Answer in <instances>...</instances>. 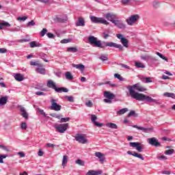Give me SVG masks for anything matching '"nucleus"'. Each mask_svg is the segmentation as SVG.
I'll list each match as a JSON object with an SVG mask.
<instances>
[{
	"mask_svg": "<svg viewBox=\"0 0 175 175\" xmlns=\"http://www.w3.org/2000/svg\"><path fill=\"white\" fill-rule=\"evenodd\" d=\"M120 2L122 5H129V3H131V0H121Z\"/></svg>",
	"mask_w": 175,
	"mask_h": 175,
	"instance_id": "obj_52",
	"label": "nucleus"
},
{
	"mask_svg": "<svg viewBox=\"0 0 175 175\" xmlns=\"http://www.w3.org/2000/svg\"><path fill=\"white\" fill-rule=\"evenodd\" d=\"M128 111V108H123L116 112V114L118 116H122V114H125Z\"/></svg>",
	"mask_w": 175,
	"mask_h": 175,
	"instance_id": "obj_30",
	"label": "nucleus"
},
{
	"mask_svg": "<svg viewBox=\"0 0 175 175\" xmlns=\"http://www.w3.org/2000/svg\"><path fill=\"white\" fill-rule=\"evenodd\" d=\"M30 65H31V66H38V68H43V64H39L36 62H31Z\"/></svg>",
	"mask_w": 175,
	"mask_h": 175,
	"instance_id": "obj_35",
	"label": "nucleus"
},
{
	"mask_svg": "<svg viewBox=\"0 0 175 175\" xmlns=\"http://www.w3.org/2000/svg\"><path fill=\"white\" fill-rule=\"evenodd\" d=\"M73 66L79 70H82V72L84 70V69H85V66L83 64H74Z\"/></svg>",
	"mask_w": 175,
	"mask_h": 175,
	"instance_id": "obj_28",
	"label": "nucleus"
},
{
	"mask_svg": "<svg viewBox=\"0 0 175 175\" xmlns=\"http://www.w3.org/2000/svg\"><path fill=\"white\" fill-rule=\"evenodd\" d=\"M68 163V157L66 155L63 156L62 166H65Z\"/></svg>",
	"mask_w": 175,
	"mask_h": 175,
	"instance_id": "obj_42",
	"label": "nucleus"
},
{
	"mask_svg": "<svg viewBox=\"0 0 175 175\" xmlns=\"http://www.w3.org/2000/svg\"><path fill=\"white\" fill-rule=\"evenodd\" d=\"M174 149L167 150L164 152V154L165 155H172V154H174Z\"/></svg>",
	"mask_w": 175,
	"mask_h": 175,
	"instance_id": "obj_43",
	"label": "nucleus"
},
{
	"mask_svg": "<svg viewBox=\"0 0 175 175\" xmlns=\"http://www.w3.org/2000/svg\"><path fill=\"white\" fill-rule=\"evenodd\" d=\"M70 121V118H61L59 122H68Z\"/></svg>",
	"mask_w": 175,
	"mask_h": 175,
	"instance_id": "obj_48",
	"label": "nucleus"
},
{
	"mask_svg": "<svg viewBox=\"0 0 175 175\" xmlns=\"http://www.w3.org/2000/svg\"><path fill=\"white\" fill-rule=\"evenodd\" d=\"M5 27H10V23H9L8 22L0 23V31L1 29H3V28H5Z\"/></svg>",
	"mask_w": 175,
	"mask_h": 175,
	"instance_id": "obj_31",
	"label": "nucleus"
},
{
	"mask_svg": "<svg viewBox=\"0 0 175 175\" xmlns=\"http://www.w3.org/2000/svg\"><path fill=\"white\" fill-rule=\"evenodd\" d=\"M163 96H165L166 98H172V99H175L174 93L165 92L163 94Z\"/></svg>",
	"mask_w": 175,
	"mask_h": 175,
	"instance_id": "obj_29",
	"label": "nucleus"
},
{
	"mask_svg": "<svg viewBox=\"0 0 175 175\" xmlns=\"http://www.w3.org/2000/svg\"><path fill=\"white\" fill-rule=\"evenodd\" d=\"M141 59H144V61H148V59H150V56L148 55H142Z\"/></svg>",
	"mask_w": 175,
	"mask_h": 175,
	"instance_id": "obj_54",
	"label": "nucleus"
},
{
	"mask_svg": "<svg viewBox=\"0 0 175 175\" xmlns=\"http://www.w3.org/2000/svg\"><path fill=\"white\" fill-rule=\"evenodd\" d=\"M68 127H69V124L68 123L54 124L55 129H56V131L59 132V133H65V132H66Z\"/></svg>",
	"mask_w": 175,
	"mask_h": 175,
	"instance_id": "obj_4",
	"label": "nucleus"
},
{
	"mask_svg": "<svg viewBox=\"0 0 175 175\" xmlns=\"http://www.w3.org/2000/svg\"><path fill=\"white\" fill-rule=\"evenodd\" d=\"M95 157H96L97 158H98V159L100 160V162L101 163H103V162H105V155H103V154H102L100 152H96L95 153Z\"/></svg>",
	"mask_w": 175,
	"mask_h": 175,
	"instance_id": "obj_17",
	"label": "nucleus"
},
{
	"mask_svg": "<svg viewBox=\"0 0 175 175\" xmlns=\"http://www.w3.org/2000/svg\"><path fill=\"white\" fill-rule=\"evenodd\" d=\"M96 120H98V117H96V115L91 116V121L92 122H93V124H94V125H96V126H98V128L103 126V124L98 123V122H96Z\"/></svg>",
	"mask_w": 175,
	"mask_h": 175,
	"instance_id": "obj_13",
	"label": "nucleus"
},
{
	"mask_svg": "<svg viewBox=\"0 0 175 175\" xmlns=\"http://www.w3.org/2000/svg\"><path fill=\"white\" fill-rule=\"evenodd\" d=\"M64 98L66 99V100H68V102H75V98L72 96H65Z\"/></svg>",
	"mask_w": 175,
	"mask_h": 175,
	"instance_id": "obj_38",
	"label": "nucleus"
},
{
	"mask_svg": "<svg viewBox=\"0 0 175 175\" xmlns=\"http://www.w3.org/2000/svg\"><path fill=\"white\" fill-rule=\"evenodd\" d=\"M69 42H70V40L64 39V40H61L60 42L62 44H66V43H69Z\"/></svg>",
	"mask_w": 175,
	"mask_h": 175,
	"instance_id": "obj_64",
	"label": "nucleus"
},
{
	"mask_svg": "<svg viewBox=\"0 0 175 175\" xmlns=\"http://www.w3.org/2000/svg\"><path fill=\"white\" fill-rule=\"evenodd\" d=\"M8 99H9L8 96L0 97V106H5L8 103Z\"/></svg>",
	"mask_w": 175,
	"mask_h": 175,
	"instance_id": "obj_18",
	"label": "nucleus"
},
{
	"mask_svg": "<svg viewBox=\"0 0 175 175\" xmlns=\"http://www.w3.org/2000/svg\"><path fill=\"white\" fill-rule=\"evenodd\" d=\"M46 35H47L48 38H49V39H53V38L55 37L54 36V34H53L51 33H47Z\"/></svg>",
	"mask_w": 175,
	"mask_h": 175,
	"instance_id": "obj_61",
	"label": "nucleus"
},
{
	"mask_svg": "<svg viewBox=\"0 0 175 175\" xmlns=\"http://www.w3.org/2000/svg\"><path fill=\"white\" fill-rule=\"evenodd\" d=\"M133 157H135L136 158H139L142 161H144V157H143V156H142V154L139 153H137V152L133 153Z\"/></svg>",
	"mask_w": 175,
	"mask_h": 175,
	"instance_id": "obj_41",
	"label": "nucleus"
},
{
	"mask_svg": "<svg viewBox=\"0 0 175 175\" xmlns=\"http://www.w3.org/2000/svg\"><path fill=\"white\" fill-rule=\"evenodd\" d=\"M104 98H106L103 100L105 103H112L113 98H116V96L110 92L105 91L104 92Z\"/></svg>",
	"mask_w": 175,
	"mask_h": 175,
	"instance_id": "obj_6",
	"label": "nucleus"
},
{
	"mask_svg": "<svg viewBox=\"0 0 175 175\" xmlns=\"http://www.w3.org/2000/svg\"><path fill=\"white\" fill-rule=\"evenodd\" d=\"M5 158H8V155L0 154V163H3V159H5Z\"/></svg>",
	"mask_w": 175,
	"mask_h": 175,
	"instance_id": "obj_51",
	"label": "nucleus"
},
{
	"mask_svg": "<svg viewBox=\"0 0 175 175\" xmlns=\"http://www.w3.org/2000/svg\"><path fill=\"white\" fill-rule=\"evenodd\" d=\"M90 20L92 23H94V24H104V25H109V24H110L104 18H99V17L91 16Z\"/></svg>",
	"mask_w": 175,
	"mask_h": 175,
	"instance_id": "obj_5",
	"label": "nucleus"
},
{
	"mask_svg": "<svg viewBox=\"0 0 175 175\" xmlns=\"http://www.w3.org/2000/svg\"><path fill=\"white\" fill-rule=\"evenodd\" d=\"M5 53H8V50L5 48H1L0 54H5Z\"/></svg>",
	"mask_w": 175,
	"mask_h": 175,
	"instance_id": "obj_60",
	"label": "nucleus"
},
{
	"mask_svg": "<svg viewBox=\"0 0 175 175\" xmlns=\"http://www.w3.org/2000/svg\"><path fill=\"white\" fill-rule=\"evenodd\" d=\"M99 59H100L103 62L109 61V57H107V55H101L99 57Z\"/></svg>",
	"mask_w": 175,
	"mask_h": 175,
	"instance_id": "obj_40",
	"label": "nucleus"
},
{
	"mask_svg": "<svg viewBox=\"0 0 175 175\" xmlns=\"http://www.w3.org/2000/svg\"><path fill=\"white\" fill-rule=\"evenodd\" d=\"M107 126H108V128H111V129H118V126H117V124H114V123H108L107 124Z\"/></svg>",
	"mask_w": 175,
	"mask_h": 175,
	"instance_id": "obj_34",
	"label": "nucleus"
},
{
	"mask_svg": "<svg viewBox=\"0 0 175 175\" xmlns=\"http://www.w3.org/2000/svg\"><path fill=\"white\" fill-rule=\"evenodd\" d=\"M46 33H47V29L44 28L42 29V30L40 31V35L42 38H43V36H44L46 35Z\"/></svg>",
	"mask_w": 175,
	"mask_h": 175,
	"instance_id": "obj_46",
	"label": "nucleus"
},
{
	"mask_svg": "<svg viewBox=\"0 0 175 175\" xmlns=\"http://www.w3.org/2000/svg\"><path fill=\"white\" fill-rule=\"evenodd\" d=\"M29 44L31 49H33L35 47H42V44H39L36 41H32L29 43Z\"/></svg>",
	"mask_w": 175,
	"mask_h": 175,
	"instance_id": "obj_23",
	"label": "nucleus"
},
{
	"mask_svg": "<svg viewBox=\"0 0 175 175\" xmlns=\"http://www.w3.org/2000/svg\"><path fill=\"white\" fill-rule=\"evenodd\" d=\"M27 18H28V17H27V16L18 17V18H17V20H18V21H25V20H27Z\"/></svg>",
	"mask_w": 175,
	"mask_h": 175,
	"instance_id": "obj_59",
	"label": "nucleus"
},
{
	"mask_svg": "<svg viewBox=\"0 0 175 175\" xmlns=\"http://www.w3.org/2000/svg\"><path fill=\"white\" fill-rule=\"evenodd\" d=\"M139 85H140V83H135L127 87L129 95L133 99H135L136 100H139L141 102L146 101L148 103H155V105H162V102H161V100L159 99H154L150 96L135 92V90L139 92H144V91H146V88H139Z\"/></svg>",
	"mask_w": 175,
	"mask_h": 175,
	"instance_id": "obj_2",
	"label": "nucleus"
},
{
	"mask_svg": "<svg viewBox=\"0 0 175 175\" xmlns=\"http://www.w3.org/2000/svg\"><path fill=\"white\" fill-rule=\"evenodd\" d=\"M0 148H1V150H3L4 151H6L7 152H9V151H10L9 148H8V146H5L4 145L0 144Z\"/></svg>",
	"mask_w": 175,
	"mask_h": 175,
	"instance_id": "obj_49",
	"label": "nucleus"
},
{
	"mask_svg": "<svg viewBox=\"0 0 175 175\" xmlns=\"http://www.w3.org/2000/svg\"><path fill=\"white\" fill-rule=\"evenodd\" d=\"M67 51L69 53H77L79 51V49L76 47H69L67 49Z\"/></svg>",
	"mask_w": 175,
	"mask_h": 175,
	"instance_id": "obj_36",
	"label": "nucleus"
},
{
	"mask_svg": "<svg viewBox=\"0 0 175 175\" xmlns=\"http://www.w3.org/2000/svg\"><path fill=\"white\" fill-rule=\"evenodd\" d=\"M140 20V15L139 14H133L131 15L129 18L126 19V23L128 25L133 26L136 24L137 21Z\"/></svg>",
	"mask_w": 175,
	"mask_h": 175,
	"instance_id": "obj_3",
	"label": "nucleus"
},
{
	"mask_svg": "<svg viewBox=\"0 0 175 175\" xmlns=\"http://www.w3.org/2000/svg\"><path fill=\"white\" fill-rule=\"evenodd\" d=\"M20 111L21 113V116H22V117L25 118V120H28L29 118L28 112H27L24 107H20Z\"/></svg>",
	"mask_w": 175,
	"mask_h": 175,
	"instance_id": "obj_16",
	"label": "nucleus"
},
{
	"mask_svg": "<svg viewBox=\"0 0 175 175\" xmlns=\"http://www.w3.org/2000/svg\"><path fill=\"white\" fill-rule=\"evenodd\" d=\"M51 105L49 107L51 110H55V111H59L62 107L57 103V100L52 98L51 100Z\"/></svg>",
	"mask_w": 175,
	"mask_h": 175,
	"instance_id": "obj_9",
	"label": "nucleus"
},
{
	"mask_svg": "<svg viewBox=\"0 0 175 175\" xmlns=\"http://www.w3.org/2000/svg\"><path fill=\"white\" fill-rule=\"evenodd\" d=\"M152 7L154 8V9H158V8H159V6H161V1H158V0H154L152 2Z\"/></svg>",
	"mask_w": 175,
	"mask_h": 175,
	"instance_id": "obj_26",
	"label": "nucleus"
},
{
	"mask_svg": "<svg viewBox=\"0 0 175 175\" xmlns=\"http://www.w3.org/2000/svg\"><path fill=\"white\" fill-rule=\"evenodd\" d=\"M27 123L23 122L21 124V129H23V131H25V129H27Z\"/></svg>",
	"mask_w": 175,
	"mask_h": 175,
	"instance_id": "obj_50",
	"label": "nucleus"
},
{
	"mask_svg": "<svg viewBox=\"0 0 175 175\" xmlns=\"http://www.w3.org/2000/svg\"><path fill=\"white\" fill-rule=\"evenodd\" d=\"M36 95H38V96H45L46 93L43 92H35Z\"/></svg>",
	"mask_w": 175,
	"mask_h": 175,
	"instance_id": "obj_57",
	"label": "nucleus"
},
{
	"mask_svg": "<svg viewBox=\"0 0 175 175\" xmlns=\"http://www.w3.org/2000/svg\"><path fill=\"white\" fill-rule=\"evenodd\" d=\"M75 163L77 165H79V166H84L85 165V162H84L83 160L81 159H77L75 161Z\"/></svg>",
	"mask_w": 175,
	"mask_h": 175,
	"instance_id": "obj_37",
	"label": "nucleus"
},
{
	"mask_svg": "<svg viewBox=\"0 0 175 175\" xmlns=\"http://www.w3.org/2000/svg\"><path fill=\"white\" fill-rule=\"evenodd\" d=\"M99 174H102V171L90 170L87 173V175H99Z\"/></svg>",
	"mask_w": 175,
	"mask_h": 175,
	"instance_id": "obj_27",
	"label": "nucleus"
},
{
	"mask_svg": "<svg viewBox=\"0 0 175 175\" xmlns=\"http://www.w3.org/2000/svg\"><path fill=\"white\" fill-rule=\"evenodd\" d=\"M75 140L81 144H87V143H88V139H87V137L84 134H77Z\"/></svg>",
	"mask_w": 175,
	"mask_h": 175,
	"instance_id": "obj_8",
	"label": "nucleus"
},
{
	"mask_svg": "<svg viewBox=\"0 0 175 175\" xmlns=\"http://www.w3.org/2000/svg\"><path fill=\"white\" fill-rule=\"evenodd\" d=\"M27 27H33L35 25V21H31L27 24Z\"/></svg>",
	"mask_w": 175,
	"mask_h": 175,
	"instance_id": "obj_58",
	"label": "nucleus"
},
{
	"mask_svg": "<svg viewBox=\"0 0 175 175\" xmlns=\"http://www.w3.org/2000/svg\"><path fill=\"white\" fill-rule=\"evenodd\" d=\"M113 24L116 27L119 28V29H125V28H126V25H125L122 21L118 20V18L116 19Z\"/></svg>",
	"mask_w": 175,
	"mask_h": 175,
	"instance_id": "obj_12",
	"label": "nucleus"
},
{
	"mask_svg": "<svg viewBox=\"0 0 175 175\" xmlns=\"http://www.w3.org/2000/svg\"><path fill=\"white\" fill-rule=\"evenodd\" d=\"M58 23H66L68 21V16L64 15V16L57 18Z\"/></svg>",
	"mask_w": 175,
	"mask_h": 175,
	"instance_id": "obj_25",
	"label": "nucleus"
},
{
	"mask_svg": "<svg viewBox=\"0 0 175 175\" xmlns=\"http://www.w3.org/2000/svg\"><path fill=\"white\" fill-rule=\"evenodd\" d=\"M38 113L40 114H41L42 116H44V117H47V115L46 114V113L44 112V111L43 109H38Z\"/></svg>",
	"mask_w": 175,
	"mask_h": 175,
	"instance_id": "obj_55",
	"label": "nucleus"
},
{
	"mask_svg": "<svg viewBox=\"0 0 175 175\" xmlns=\"http://www.w3.org/2000/svg\"><path fill=\"white\" fill-rule=\"evenodd\" d=\"M51 116L54 117V118H57V120H61V117H62V115L57 113H51Z\"/></svg>",
	"mask_w": 175,
	"mask_h": 175,
	"instance_id": "obj_45",
	"label": "nucleus"
},
{
	"mask_svg": "<svg viewBox=\"0 0 175 175\" xmlns=\"http://www.w3.org/2000/svg\"><path fill=\"white\" fill-rule=\"evenodd\" d=\"M14 78L16 81H23L24 80V75L21 73H16L14 75Z\"/></svg>",
	"mask_w": 175,
	"mask_h": 175,
	"instance_id": "obj_19",
	"label": "nucleus"
},
{
	"mask_svg": "<svg viewBox=\"0 0 175 175\" xmlns=\"http://www.w3.org/2000/svg\"><path fill=\"white\" fill-rule=\"evenodd\" d=\"M85 20L84 18L79 17L76 23V27H85Z\"/></svg>",
	"mask_w": 175,
	"mask_h": 175,
	"instance_id": "obj_15",
	"label": "nucleus"
},
{
	"mask_svg": "<svg viewBox=\"0 0 175 175\" xmlns=\"http://www.w3.org/2000/svg\"><path fill=\"white\" fill-rule=\"evenodd\" d=\"M38 57L43 59L44 62H49V59H46L47 57V55L43 52H40L38 53Z\"/></svg>",
	"mask_w": 175,
	"mask_h": 175,
	"instance_id": "obj_21",
	"label": "nucleus"
},
{
	"mask_svg": "<svg viewBox=\"0 0 175 175\" xmlns=\"http://www.w3.org/2000/svg\"><path fill=\"white\" fill-rule=\"evenodd\" d=\"M133 128H136V129H138L139 131H143L145 133H148V132H151V131H152V128H144L137 125H133Z\"/></svg>",
	"mask_w": 175,
	"mask_h": 175,
	"instance_id": "obj_14",
	"label": "nucleus"
},
{
	"mask_svg": "<svg viewBox=\"0 0 175 175\" xmlns=\"http://www.w3.org/2000/svg\"><path fill=\"white\" fill-rule=\"evenodd\" d=\"M46 86L49 88H52V90H55V88H57V85L52 80H49L48 81V82L46 83Z\"/></svg>",
	"mask_w": 175,
	"mask_h": 175,
	"instance_id": "obj_20",
	"label": "nucleus"
},
{
	"mask_svg": "<svg viewBox=\"0 0 175 175\" xmlns=\"http://www.w3.org/2000/svg\"><path fill=\"white\" fill-rule=\"evenodd\" d=\"M128 117H137V113H136V112H135V111L131 110V111L129 113Z\"/></svg>",
	"mask_w": 175,
	"mask_h": 175,
	"instance_id": "obj_44",
	"label": "nucleus"
},
{
	"mask_svg": "<svg viewBox=\"0 0 175 175\" xmlns=\"http://www.w3.org/2000/svg\"><path fill=\"white\" fill-rule=\"evenodd\" d=\"M116 38L120 40V44H117L113 42H103L98 40V38H95L94 36H90L88 37V42L92 46L95 47H99V49H106V47H115V49H118L119 51H124V47L128 49L129 47V40L126 39L124 35L121 33L116 34Z\"/></svg>",
	"mask_w": 175,
	"mask_h": 175,
	"instance_id": "obj_1",
	"label": "nucleus"
},
{
	"mask_svg": "<svg viewBox=\"0 0 175 175\" xmlns=\"http://www.w3.org/2000/svg\"><path fill=\"white\" fill-rule=\"evenodd\" d=\"M129 146L130 147L135 148L138 152H142L145 147L144 144L139 142H130Z\"/></svg>",
	"mask_w": 175,
	"mask_h": 175,
	"instance_id": "obj_7",
	"label": "nucleus"
},
{
	"mask_svg": "<svg viewBox=\"0 0 175 175\" xmlns=\"http://www.w3.org/2000/svg\"><path fill=\"white\" fill-rule=\"evenodd\" d=\"M85 106H87V107H92L94 104L92 103V100H88L87 103H85Z\"/></svg>",
	"mask_w": 175,
	"mask_h": 175,
	"instance_id": "obj_53",
	"label": "nucleus"
},
{
	"mask_svg": "<svg viewBox=\"0 0 175 175\" xmlns=\"http://www.w3.org/2000/svg\"><path fill=\"white\" fill-rule=\"evenodd\" d=\"M141 80L143 83H152V80H151L150 77H142Z\"/></svg>",
	"mask_w": 175,
	"mask_h": 175,
	"instance_id": "obj_32",
	"label": "nucleus"
},
{
	"mask_svg": "<svg viewBox=\"0 0 175 175\" xmlns=\"http://www.w3.org/2000/svg\"><path fill=\"white\" fill-rule=\"evenodd\" d=\"M36 70L37 73H39L40 75H46V68L43 67H38Z\"/></svg>",
	"mask_w": 175,
	"mask_h": 175,
	"instance_id": "obj_24",
	"label": "nucleus"
},
{
	"mask_svg": "<svg viewBox=\"0 0 175 175\" xmlns=\"http://www.w3.org/2000/svg\"><path fill=\"white\" fill-rule=\"evenodd\" d=\"M55 91L56 92L61 93V92H68L69 90L66 88H57L56 86V88H55Z\"/></svg>",
	"mask_w": 175,
	"mask_h": 175,
	"instance_id": "obj_22",
	"label": "nucleus"
},
{
	"mask_svg": "<svg viewBox=\"0 0 175 175\" xmlns=\"http://www.w3.org/2000/svg\"><path fill=\"white\" fill-rule=\"evenodd\" d=\"M66 80H73V75L70 72H66L65 73Z\"/></svg>",
	"mask_w": 175,
	"mask_h": 175,
	"instance_id": "obj_33",
	"label": "nucleus"
},
{
	"mask_svg": "<svg viewBox=\"0 0 175 175\" xmlns=\"http://www.w3.org/2000/svg\"><path fill=\"white\" fill-rule=\"evenodd\" d=\"M46 147H49L50 148H53V147H55V145L53 144L48 143L46 144Z\"/></svg>",
	"mask_w": 175,
	"mask_h": 175,
	"instance_id": "obj_63",
	"label": "nucleus"
},
{
	"mask_svg": "<svg viewBox=\"0 0 175 175\" xmlns=\"http://www.w3.org/2000/svg\"><path fill=\"white\" fill-rule=\"evenodd\" d=\"M148 142L150 146H152L153 147H160L161 143L158 142V139L155 137H152L148 139Z\"/></svg>",
	"mask_w": 175,
	"mask_h": 175,
	"instance_id": "obj_11",
	"label": "nucleus"
},
{
	"mask_svg": "<svg viewBox=\"0 0 175 175\" xmlns=\"http://www.w3.org/2000/svg\"><path fill=\"white\" fill-rule=\"evenodd\" d=\"M114 77L116 79H118V80H120V81H124V78L122 77H121V75L119 74H115Z\"/></svg>",
	"mask_w": 175,
	"mask_h": 175,
	"instance_id": "obj_47",
	"label": "nucleus"
},
{
	"mask_svg": "<svg viewBox=\"0 0 175 175\" xmlns=\"http://www.w3.org/2000/svg\"><path fill=\"white\" fill-rule=\"evenodd\" d=\"M44 154V153L43 152V150L42 149H40L38 152V157H43Z\"/></svg>",
	"mask_w": 175,
	"mask_h": 175,
	"instance_id": "obj_62",
	"label": "nucleus"
},
{
	"mask_svg": "<svg viewBox=\"0 0 175 175\" xmlns=\"http://www.w3.org/2000/svg\"><path fill=\"white\" fill-rule=\"evenodd\" d=\"M135 65L136 68H146L144 64H143V63H142V62H135Z\"/></svg>",
	"mask_w": 175,
	"mask_h": 175,
	"instance_id": "obj_39",
	"label": "nucleus"
},
{
	"mask_svg": "<svg viewBox=\"0 0 175 175\" xmlns=\"http://www.w3.org/2000/svg\"><path fill=\"white\" fill-rule=\"evenodd\" d=\"M104 17H105L108 20V21H111L112 24H114L118 18V17H117V15L113 13H107L104 15Z\"/></svg>",
	"mask_w": 175,
	"mask_h": 175,
	"instance_id": "obj_10",
	"label": "nucleus"
},
{
	"mask_svg": "<svg viewBox=\"0 0 175 175\" xmlns=\"http://www.w3.org/2000/svg\"><path fill=\"white\" fill-rule=\"evenodd\" d=\"M9 31H10V32H20L21 29L20 28L15 27L14 29H10Z\"/></svg>",
	"mask_w": 175,
	"mask_h": 175,
	"instance_id": "obj_56",
	"label": "nucleus"
}]
</instances>
